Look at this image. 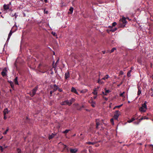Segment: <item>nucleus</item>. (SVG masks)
<instances>
[{
    "label": "nucleus",
    "instance_id": "f257e3e1",
    "mask_svg": "<svg viewBox=\"0 0 153 153\" xmlns=\"http://www.w3.org/2000/svg\"><path fill=\"white\" fill-rule=\"evenodd\" d=\"M75 101V99L72 98L69 100H67L64 101H62L60 103V104L62 105H68L69 106H70L72 103L74 102Z\"/></svg>",
    "mask_w": 153,
    "mask_h": 153
},
{
    "label": "nucleus",
    "instance_id": "f03ea898",
    "mask_svg": "<svg viewBox=\"0 0 153 153\" xmlns=\"http://www.w3.org/2000/svg\"><path fill=\"white\" fill-rule=\"evenodd\" d=\"M126 19L124 17H123L120 21V25L121 27H124L127 24V22Z\"/></svg>",
    "mask_w": 153,
    "mask_h": 153
},
{
    "label": "nucleus",
    "instance_id": "7ed1b4c3",
    "mask_svg": "<svg viewBox=\"0 0 153 153\" xmlns=\"http://www.w3.org/2000/svg\"><path fill=\"white\" fill-rule=\"evenodd\" d=\"M146 102L145 101L144 103L142 105V107L139 108V110L140 111L142 112H145L147 109V107L146 105Z\"/></svg>",
    "mask_w": 153,
    "mask_h": 153
},
{
    "label": "nucleus",
    "instance_id": "20e7f679",
    "mask_svg": "<svg viewBox=\"0 0 153 153\" xmlns=\"http://www.w3.org/2000/svg\"><path fill=\"white\" fill-rule=\"evenodd\" d=\"M59 146H60L61 148L63 149V150L62 151H64L66 149L67 150L68 152V151L69 150L68 149V147L66 145L62 143H59Z\"/></svg>",
    "mask_w": 153,
    "mask_h": 153
},
{
    "label": "nucleus",
    "instance_id": "39448f33",
    "mask_svg": "<svg viewBox=\"0 0 153 153\" xmlns=\"http://www.w3.org/2000/svg\"><path fill=\"white\" fill-rule=\"evenodd\" d=\"M37 89V87H36L32 90V91L30 92V95L31 96L33 97L35 94Z\"/></svg>",
    "mask_w": 153,
    "mask_h": 153
},
{
    "label": "nucleus",
    "instance_id": "423d86ee",
    "mask_svg": "<svg viewBox=\"0 0 153 153\" xmlns=\"http://www.w3.org/2000/svg\"><path fill=\"white\" fill-rule=\"evenodd\" d=\"M120 114V112L118 110L115 111V114L114 115V118L116 120H117L119 115Z\"/></svg>",
    "mask_w": 153,
    "mask_h": 153
},
{
    "label": "nucleus",
    "instance_id": "0eeeda50",
    "mask_svg": "<svg viewBox=\"0 0 153 153\" xmlns=\"http://www.w3.org/2000/svg\"><path fill=\"white\" fill-rule=\"evenodd\" d=\"M105 92H102V94L103 95L106 96L110 92V91L109 90H107L106 88H105Z\"/></svg>",
    "mask_w": 153,
    "mask_h": 153
},
{
    "label": "nucleus",
    "instance_id": "6e6552de",
    "mask_svg": "<svg viewBox=\"0 0 153 153\" xmlns=\"http://www.w3.org/2000/svg\"><path fill=\"white\" fill-rule=\"evenodd\" d=\"M9 112L10 111L8 110L7 108H5L4 109L3 111L4 115H7V114L9 113Z\"/></svg>",
    "mask_w": 153,
    "mask_h": 153
},
{
    "label": "nucleus",
    "instance_id": "1a4fd4ad",
    "mask_svg": "<svg viewBox=\"0 0 153 153\" xmlns=\"http://www.w3.org/2000/svg\"><path fill=\"white\" fill-rule=\"evenodd\" d=\"M70 77L69 73L68 71H67L65 74V78L67 79L68 78Z\"/></svg>",
    "mask_w": 153,
    "mask_h": 153
},
{
    "label": "nucleus",
    "instance_id": "9d476101",
    "mask_svg": "<svg viewBox=\"0 0 153 153\" xmlns=\"http://www.w3.org/2000/svg\"><path fill=\"white\" fill-rule=\"evenodd\" d=\"M3 7L4 9L5 10H8L9 8V4L6 5L4 4L3 6Z\"/></svg>",
    "mask_w": 153,
    "mask_h": 153
},
{
    "label": "nucleus",
    "instance_id": "9b49d317",
    "mask_svg": "<svg viewBox=\"0 0 153 153\" xmlns=\"http://www.w3.org/2000/svg\"><path fill=\"white\" fill-rule=\"evenodd\" d=\"M78 151L76 149H70V151L71 153H76Z\"/></svg>",
    "mask_w": 153,
    "mask_h": 153
},
{
    "label": "nucleus",
    "instance_id": "f8f14e48",
    "mask_svg": "<svg viewBox=\"0 0 153 153\" xmlns=\"http://www.w3.org/2000/svg\"><path fill=\"white\" fill-rule=\"evenodd\" d=\"M71 91L72 92H74L77 94H78V93L77 92L76 89L75 88H74V87L72 88L71 89Z\"/></svg>",
    "mask_w": 153,
    "mask_h": 153
},
{
    "label": "nucleus",
    "instance_id": "ddd939ff",
    "mask_svg": "<svg viewBox=\"0 0 153 153\" xmlns=\"http://www.w3.org/2000/svg\"><path fill=\"white\" fill-rule=\"evenodd\" d=\"M137 118H135L134 117H133L130 120H129L127 121L129 123H130L134 121V120H135V119H137Z\"/></svg>",
    "mask_w": 153,
    "mask_h": 153
},
{
    "label": "nucleus",
    "instance_id": "4468645a",
    "mask_svg": "<svg viewBox=\"0 0 153 153\" xmlns=\"http://www.w3.org/2000/svg\"><path fill=\"white\" fill-rule=\"evenodd\" d=\"M52 88L55 91L58 88V86L56 85H53L52 87Z\"/></svg>",
    "mask_w": 153,
    "mask_h": 153
},
{
    "label": "nucleus",
    "instance_id": "2eb2a0df",
    "mask_svg": "<svg viewBox=\"0 0 153 153\" xmlns=\"http://www.w3.org/2000/svg\"><path fill=\"white\" fill-rule=\"evenodd\" d=\"M138 91L137 92V95H139L141 94V91L140 90V86L138 87Z\"/></svg>",
    "mask_w": 153,
    "mask_h": 153
},
{
    "label": "nucleus",
    "instance_id": "dca6fc26",
    "mask_svg": "<svg viewBox=\"0 0 153 153\" xmlns=\"http://www.w3.org/2000/svg\"><path fill=\"white\" fill-rule=\"evenodd\" d=\"M89 102L90 103H91V105L93 107H94L95 106V102H94L92 101L91 102L89 101Z\"/></svg>",
    "mask_w": 153,
    "mask_h": 153
},
{
    "label": "nucleus",
    "instance_id": "f3484780",
    "mask_svg": "<svg viewBox=\"0 0 153 153\" xmlns=\"http://www.w3.org/2000/svg\"><path fill=\"white\" fill-rule=\"evenodd\" d=\"M13 33L12 31V30H11L10 31V32L9 34L8 37L7 39V40L9 39L10 37V36H11L12 33Z\"/></svg>",
    "mask_w": 153,
    "mask_h": 153
},
{
    "label": "nucleus",
    "instance_id": "a211bd4d",
    "mask_svg": "<svg viewBox=\"0 0 153 153\" xmlns=\"http://www.w3.org/2000/svg\"><path fill=\"white\" fill-rule=\"evenodd\" d=\"M102 79H99L98 80V82L99 84H103L104 83V82L102 81Z\"/></svg>",
    "mask_w": 153,
    "mask_h": 153
},
{
    "label": "nucleus",
    "instance_id": "6ab92c4d",
    "mask_svg": "<svg viewBox=\"0 0 153 153\" xmlns=\"http://www.w3.org/2000/svg\"><path fill=\"white\" fill-rule=\"evenodd\" d=\"M109 77V76L108 75H106L102 79L105 80L106 79H108Z\"/></svg>",
    "mask_w": 153,
    "mask_h": 153
},
{
    "label": "nucleus",
    "instance_id": "aec40b11",
    "mask_svg": "<svg viewBox=\"0 0 153 153\" xmlns=\"http://www.w3.org/2000/svg\"><path fill=\"white\" fill-rule=\"evenodd\" d=\"M14 82L15 84L18 85V82L17 80V77H16L14 80Z\"/></svg>",
    "mask_w": 153,
    "mask_h": 153
},
{
    "label": "nucleus",
    "instance_id": "412c9836",
    "mask_svg": "<svg viewBox=\"0 0 153 153\" xmlns=\"http://www.w3.org/2000/svg\"><path fill=\"white\" fill-rule=\"evenodd\" d=\"M73 8L72 7H71L69 9V11L71 12V13L68 12V13L69 14H71L72 13L73 11Z\"/></svg>",
    "mask_w": 153,
    "mask_h": 153
},
{
    "label": "nucleus",
    "instance_id": "4be33fe9",
    "mask_svg": "<svg viewBox=\"0 0 153 153\" xmlns=\"http://www.w3.org/2000/svg\"><path fill=\"white\" fill-rule=\"evenodd\" d=\"M54 135L55 134H52L51 135H49L48 138L50 140L52 139L54 137Z\"/></svg>",
    "mask_w": 153,
    "mask_h": 153
},
{
    "label": "nucleus",
    "instance_id": "5701e85b",
    "mask_svg": "<svg viewBox=\"0 0 153 153\" xmlns=\"http://www.w3.org/2000/svg\"><path fill=\"white\" fill-rule=\"evenodd\" d=\"M123 105V104H122L120 105H117V106H115L114 108H113V109L114 110L116 108H120V107H121V106H122Z\"/></svg>",
    "mask_w": 153,
    "mask_h": 153
},
{
    "label": "nucleus",
    "instance_id": "b1692460",
    "mask_svg": "<svg viewBox=\"0 0 153 153\" xmlns=\"http://www.w3.org/2000/svg\"><path fill=\"white\" fill-rule=\"evenodd\" d=\"M125 92H123L122 93H121L120 94V97H122L124 98L125 97L124 96V94Z\"/></svg>",
    "mask_w": 153,
    "mask_h": 153
},
{
    "label": "nucleus",
    "instance_id": "393cba45",
    "mask_svg": "<svg viewBox=\"0 0 153 153\" xmlns=\"http://www.w3.org/2000/svg\"><path fill=\"white\" fill-rule=\"evenodd\" d=\"M116 50V49L115 48H112L111 49V51H110V53H111L113 52L114 50Z\"/></svg>",
    "mask_w": 153,
    "mask_h": 153
},
{
    "label": "nucleus",
    "instance_id": "a878e982",
    "mask_svg": "<svg viewBox=\"0 0 153 153\" xmlns=\"http://www.w3.org/2000/svg\"><path fill=\"white\" fill-rule=\"evenodd\" d=\"M1 74L3 76H5L6 75V73L5 71H3L1 72Z\"/></svg>",
    "mask_w": 153,
    "mask_h": 153
},
{
    "label": "nucleus",
    "instance_id": "bb28decb",
    "mask_svg": "<svg viewBox=\"0 0 153 153\" xmlns=\"http://www.w3.org/2000/svg\"><path fill=\"white\" fill-rule=\"evenodd\" d=\"M86 143V144H89V145H94V143H92V142H87Z\"/></svg>",
    "mask_w": 153,
    "mask_h": 153
},
{
    "label": "nucleus",
    "instance_id": "cd10ccee",
    "mask_svg": "<svg viewBox=\"0 0 153 153\" xmlns=\"http://www.w3.org/2000/svg\"><path fill=\"white\" fill-rule=\"evenodd\" d=\"M92 93L94 95H97V92H96V91L94 90V91L92 92Z\"/></svg>",
    "mask_w": 153,
    "mask_h": 153
},
{
    "label": "nucleus",
    "instance_id": "c85d7f7f",
    "mask_svg": "<svg viewBox=\"0 0 153 153\" xmlns=\"http://www.w3.org/2000/svg\"><path fill=\"white\" fill-rule=\"evenodd\" d=\"M69 131H70L69 130L67 129V130H66L65 131H63V133H68Z\"/></svg>",
    "mask_w": 153,
    "mask_h": 153
},
{
    "label": "nucleus",
    "instance_id": "c756f323",
    "mask_svg": "<svg viewBox=\"0 0 153 153\" xmlns=\"http://www.w3.org/2000/svg\"><path fill=\"white\" fill-rule=\"evenodd\" d=\"M9 130V128H7V129H6V131L4 132L3 133V134H7V132Z\"/></svg>",
    "mask_w": 153,
    "mask_h": 153
},
{
    "label": "nucleus",
    "instance_id": "7c9ffc66",
    "mask_svg": "<svg viewBox=\"0 0 153 153\" xmlns=\"http://www.w3.org/2000/svg\"><path fill=\"white\" fill-rule=\"evenodd\" d=\"M0 150H1V152H3L4 149V148L3 147V146H0Z\"/></svg>",
    "mask_w": 153,
    "mask_h": 153
},
{
    "label": "nucleus",
    "instance_id": "2f4dec72",
    "mask_svg": "<svg viewBox=\"0 0 153 153\" xmlns=\"http://www.w3.org/2000/svg\"><path fill=\"white\" fill-rule=\"evenodd\" d=\"M110 121L113 125H114V119L113 118L111 119Z\"/></svg>",
    "mask_w": 153,
    "mask_h": 153
},
{
    "label": "nucleus",
    "instance_id": "473e14b6",
    "mask_svg": "<svg viewBox=\"0 0 153 153\" xmlns=\"http://www.w3.org/2000/svg\"><path fill=\"white\" fill-rule=\"evenodd\" d=\"M51 33L53 35V36H57V35L56 34V33L55 32H52Z\"/></svg>",
    "mask_w": 153,
    "mask_h": 153
},
{
    "label": "nucleus",
    "instance_id": "72a5a7b5",
    "mask_svg": "<svg viewBox=\"0 0 153 153\" xmlns=\"http://www.w3.org/2000/svg\"><path fill=\"white\" fill-rule=\"evenodd\" d=\"M140 122H139V121L138 120L137 122H134V124L135 125H137Z\"/></svg>",
    "mask_w": 153,
    "mask_h": 153
},
{
    "label": "nucleus",
    "instance_id": "f704fd0d",
    "mask_svg": "<svg viewBox=\"0 0 153 153\" xmlns=\"http://www.w3.org/2000/svg\"><path fill=\"white\" fill-rule=\"evenodd\" d=\"M17 152H18V153H21L22 152L20 149H17Z\"/></svg>",
    "mask_w": 153,
    "mask_h": 153
},
{
    "label": "nucleus",
    "instance_id": "c9c22d12",
    "mask_svg": "<svg viewBox=\"0 0 153 153\" xmlns=\"http://www.w3.org/2000/svg\"><path fill=\"white\" fill-rule=\"evenodd\" d=\"M117 25V23L116 22H114L112 23V26L113 27Z\"/></svg>",
    "mask_w": 153,
    "mask_h": 153
},
{
    "label": "nucleus",
    "instance_id": "e433bc0d",
    "mask_svg": "<svg viewBox=\"0 0 153 153\" xmlns=\"http://www.w3.org/2000/svg\"><path fill=\"white\" fill-rule=\"evenodd\" d=\"M127 75L128 76L130 77L131 76V73L130 72H128L127 74Z\"/></svg>",
    "mask_w": 153,
    "mask_h": 153
},
{
    "label": "nucleus",
    "instance_id": "4c0bfd02",
    "mask_svg": "<svg viewBox=\"0 0 153 153\" xmlns=\"http://www.w3.org/2000/svg\"><path fill=\"white\" fill-rule=\"evenodd\" d=\"M143 119H144L143 117H142L141 118H140V119H139L138 120L139 121V122H140V121H141L142 120H143Z\"/></svg>",
    "mask_w": 153,
    "mask_h": 153
},
{
    "label": "nucleus",
    "instance_id": "58836bf2",
    "mask_svg": "<svg viewBox=\"0 0 153 153\" xmlns=\"http://www.w3.org/2000/svg\"><path fill=\"white\" fill-rule=\"evenodd\" d=\"M4 115V120H6L7 118V115Z\"/></svg>",
    "mask_w": 153,
    "mask_h": 153
},
{
    "label": "nucleus",
    "instance_id": "ea45409f",
    "mask_svg": "<svg viewBox=\"0 0 153 153\" xmlns=\"http://www.w3.org/2000/svg\"><path fill=\"white\" fill-rule=\"evenodd\" d=\"M2 146H3L4 149H5L7 147V146H5V145H3Z\"/></svg>",
    "mask_w": 153,
    "mask_h": 153
},
{
    "label": "nucleus",
    "instance_id": "a19ab883",
    "mask_svg": "<svg viewBox=\"0 0 153 153\" xmlns=\"http://www.w3.org/2000/svg\"><path fill=\"white\" fill-rule=\"evenodd\" d=\"M5 71L6 73L7 72V70L6 68H5L3 70V71Z\"/></svg>",
    "mask_w": 153,
    "mask_h": 153
},
{
    "label": "nucleus",
    "instance_id": "79ce46f5",
    "mask_svg": "<svg viewBox=\"0 0 153 153\" xmlns=\"http://www.w3.org/2000/svg\"><path fill=\"white\" fill-rule=\"evenodd\" d=\"M58 90L59 91V92H62V90L61 88H58Z\"/></svg>",
    "mask_w": 153,
    "mask_h": 153
},
{
    "label": "nucleus",
    "instance_id": "37998d69",
    "mask_svg": "<svg viewBox=\"0 0 153 153\" xmlns=\"http://www.w3.org/2000/svg\"><path fill=\"white\" fill-rule=\"evenodd\" d=\"M44 12L45 13L48 14V11H45V10H44Z\"/></svg>",
    "mask_w": 153,
    "mask_h": 153
},
{
    "label": "nucleus",
    "instance_id": "c03bdc74",
    "mask_svg": "<svg viewBox=\"0 0 153 153\" xmlns=\"http://www.w3.org/2000/svg\"><path fill=\"white\" fill-rule=\"evenodd\" d=\"M94 90L95 91H96V92H97V91L98 90V89L97 88H95L94 89Z\"/></svg>",
    "mask_w": 153,
    "mask_h": 153
},
{
    "label": "nucleus",
    "instance_id": "a18cd8bd",
    "mask_svg": "<svg viewBox=\"0 0 153 153\" xmlns=\"http://www.w3.org/2000/svg\"><path fill=\"white\" fill-rule=\"evenodd\" d=\"M120 72V74L122 75H123V72L122 71H121Z\"/></svg>",
    "mask_w": 153,
    "mask_h": 153
},
{
    "label": "nucleus",
    "instance_id": "49530a36",
    "mask_svg": "<svg viewBox=\"0 0 153 153\" xmlns=\"http://www.w3.org/2000/svg\"><path fill=\"white\" fill-rule=\"evenodd\" d=\"M143 118H144V119H149V118L147 117H143Z\"/></svg>",
    "mask_w": 153,
    "mask_h": 153
},
{
    "label": "nucleus",
    "instance_id": "de8ad7c7",
    "mask_svg": "<svg viewBox=\"0 0 153 153\" xmlns=\"http://www.w3.org/2000/svg\"><path fill=\"white\" fill-rule=\"evenodd\" d=\"M99 125V124L98 123H97V128L98 126Z\"/></svg>",
    "mask_w": 153,
    "mask_h": 153
},
{
    "label": "nucleus",
    "instance_id": "09e8293b",
    "mask_svg": "<svg viewBox=\"0 0 153 153\" xmlns=\"http://www.w3.org/2000/svg\"><path fill=\"white\" fill-rule=\"evenodd\" d=\"M102 52L103 54H104L105 53V51H102Z\"/></svg>",
    "mask_w": 153,
    "mask_h": 153
},
{
    "label": "nucleus",
    "instance_id": "8fccbe9b",
    "mask_svg": "<svg viewBox=\"0 0 153 153\" xmlns=\"http://www.w3.org/2000/svg\"><path fill=\"white\" fill-rule=\"evenodd\" d=\"M74 105L76 106V105H78V103H75V104H74Z\"/></svg>",
    "mask_w": 153,
    "mask_h": 153
},
{
    "label": "nucleus",
    "instance_id": "3c124183",
    "mask_svg": "<svg viewBox=\"0 0 153 153\" xmlns=\"http://www.w3.org/2000/svg\"><path fill=\"white\" fill-rule=\"evenodd\" d=\"M44 1L45 3H47V0H44Z\"/></svg>",
    "mask_w": 153,
    "mask_h": 153
},
{
    "label": "nucleus",
    "instance_id": "603ef678",
    "mask_svg": "<svg viewBox=\"0 0 153 153\" xmlns=\"http://www.w3.org/2000/svg\"><path fill=\"white\" fill-rule=\"evenodd\" d=\"M97 98V96H94V99H96Z\"/></svg>",
    "mask_w": 153,
    "mask_h": 153
},
{
    "label": "nucleus",
    "instance_id": "864d4df0",
    "mask_svg": "<svg viewBox=\"0 0 153 153\" xmlns=\"http://www.w3.org/2000/svg\"><path fill=\"white\" fill-rule=\"evenodd\" d=\"M133 69H134V68H133V67H131V70H133Z\"/></svg>",
    "mask_w": 153,
    "mask_h": 153
},
{
    "label": "nucleus",
    "instance_id": "5fc2aeb1",
    "mask_svg": "<svg viewBox=\"0 0 153 153\" xmlns=\"http://www.w3.org/2000/svg\"><path fill=\"white\" fill-rule=\"evenodd\" d=\"M100 86H97V88H98V89H99V88H100Z\"/></svg>",
    "mask_w": 153,
    "mask_h": 153
},
{
    "label": "nucleus",
    "instance_id": "6e6d98bb",
    "mask_svg": "<svg viewBox=\"0 0 153 153\" xmlns=\"http://www.w3.org/2000/svg\"><path fill=\"white\" fill-rule=\"evenodd\" d=\"M150 90L152 92L153 91V89H152V88H151L150 89Z\"/></svg>",
    "mask_w": 153,
    "mask_h": 153
},
{
    "label": "nucleus",
    "instance_id": "4d7b16f0",
    "mask_svg": "<svg viewBox=\"0 0 153 153\" xmlns=\"http://www.w3.org/2000/svg\"><path fill=\"white\" fill-rule=\"evenodd\" d=\"M131 70H131L130 71H128V72H130V73H131Z\"/></svg>",
    "mask_w": 153,
    "mask_h": 153
},
{
    "label": "nucleus",
    "instance_id": "13d9d810",
    "mask_svg": "<svg viewBox=\"0 0 153 153\" xmlns=\"http://www.w3.org/2000/svg\"><path fill=\"white\" fill-rule=\"evenodd\" d=\"M151 96L152 97H153V93L152 94V95H151Z\"/></svg>",
    "mask_w": 153,
    "mask_h": 153
},
{
    "label": "nucleus",
    "instance_id": "bf43d9fd",
    "mask_svg": "<svg viewBox=\"0 0 153 153\" xmlns=\"http://www.w3.org/2000/svg\"><path fill=\"white\" fill-rule=\"evenodd\" d=\"M52 94V91H51L50 92V94Z\"/></svg>",
    "mask_w": 153,
    "mask_h": 153
},
{
    "label": "nucleus",
    "instance_id": "052dcab7",
    "mask_svg": "<svg viewBox=\"0 0 153 153\" xmlns=\"http://www.w3.org/2000/svg\"><path fill=\"white\" fill-rule=\"evenodd\" d=\"M105 100H108V99L107 98H105Z\"/></svg>",
    "mask_w": 153,
    "mask_h": 153
},
{
    "label": "nucleus",
    "instance_id": "680f3d73",
    "mask_svg": "<svg viewBox=\"0 0 153 153\" xmlns=\"http://www.w3.org/2000/svg\"><path fill=\"white\" fill-rule=\"evenodd\" d=\"M2 138H3V137L2 136V137H1V138H0V139H1Z\"/></svg>",
    "mask_w": 153,
    "mask_h": 153
},
{
    "label": "nucleus",
    "instance_id": "e2e57ef3",
    "mask_svg": "<svg viewBox=\"0 0 153 153\" xmlns=\"http://www.w3.org/2000/svg\"><path fill=\"white\" fill-rule=\"evenodd\" d=\"M58 60H57L56 62V63H57L58 62Z\"/></svg>",
    "mask_w": 153,
    "mask_h": 153
},
{
    "label": "nucleus",
    "instance_id": "0e129e2a",
    "mask_svg": "<svg viewBox=\"0 0 153 153\" xmlns=\"http://www.w3.org/2000/svg\"><path fill=\"white\" fill-rule=\"evenodd\" d=\"M137 115V114H136L135 115V117Z\"/></svg>",
    "mask_w": 153,
    "mask_h": 153
},
{
    "label": "nucleus",
    "instance_id": "69168bd1",
    "mask_svg": "<svg viewBox=\"0 0 153 153\" xmlns=\"http://www.w3.org/2000/svg\"><path fill=\"white\" fill-rule=\"evenodd\" d=\"M86 110L87 111H89L88 110V109H86Z\"/></svg>",
    "mask_w": 153,
    "mask_h": 153
},
{
    "label": "nucleus",
    "instance_id": "338daca9",
    "mask_svg": "<svg viewBox=\"0 0 153 153\" xmlns=\"http://www.w3.org/2000/svg\"><path fill=\"white\" fill-rule=\"evenodd\" d=\"M41 1H43L44 0H40Z\"/></svg>",
    "mask_w": 153,
    "mask_h": 153
},
{
    "label": "nucleus",
    "instance_id": "774afa93",
    "mask_svg": "<svg viewBox=\"0 0 153 153\" xmlns=\"http://www.w3.org/2000/svg\"><path fill=\"white\" fill-rule=\"evenodd\" d=\"M151 146H152L153 147V145H151Z\"/></svg>",
    "mask_w": 153,
    "mask_h": 153
}]
</instances>
